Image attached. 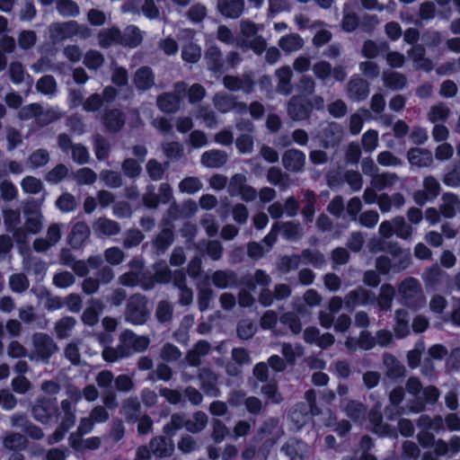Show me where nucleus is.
<instances>
[{"instance_id":"nucleus-44","label":"nucleus","mask_w":460,"mask_h":460,"mask_svg":"<svg viewBox=\"0 0 460 460\" xmlns=\"http://www.w3.org/2000/svg\"><path fill=\"white\" fill-rule=\"evenodd\" d=\"M208 417L201 411L193 413L191 419H187L186 429L187 431L196 434L202 431L208 425Z\"/></svg>"},{"instance_id":"nucleus-21","label":"nucleus","mask_w":460,"mask_h":460,"mask_svg":"<svg viewBox=\"0 0 460 460\" xmlns=\"http://www.w3.org/2000/svg\"><path fill=\"white\" fill-rule=\"evenodd\" d=\"M148 445L153 455L160 458L171 456L174 452L172 440L164 436L153 438Z\"/></svg>"},{"instance_id":"nucleus-32","label":"nucleus","mask_w":460,"mask_h":460,"mask_svg":"<svg viewBox=\"0 0 460 460\" xmlns=\"http://www.w3.org/2000/svg\"><path fill=\"white\" fill-rule=\"evenodd\" d=\"M90 227L85 222L75 223L69 234V243L75 247H80L84 242L90 236Z\"/></svg>"},{"instance_id":"nucleus-1","label":"nucleus","mask_w":460,"mask_h":460,"mask_svg":"<svg viewBox=\"0 0 460 460\" xmlns=\"http://www.w3.org/2000/svg\"><path fill=\"white\" fill-rule=\"evenodd\" d=\"M150 345V339L146 335H137L131 330H124L119 336L116 347H105L102 352V358L109 363L128 358L133 353H142Z\"/></svg>"},{"instance_id":"nucleus-42","label":"nucleus","mask_w":460,"mask_h":460,"mask_svg":"<svg viewBox=\"0 0 460 460\" xmlns=\"http://www.w3.org/2000/svg\"><path fill=\"white\" fill-rule=\"evenodd\" d=\"M261 393L266 399L267 404H279L284 400L276 381H270L263 385L261 388Z\"/></svg>"},{"instance_id":"nucleus-40","label":"nucleus","mask_w":460,"mask_h":460,"mask_svg":"<svg viewBox=\"0 0 460 460\" xmlns=\"http://www.w3.org/2000/svg\"><path fill=\"white\" fill-rule=\"evenodd\" d=\"M408 160L411 165L423 167L430 165L433 158L429 151L420 148H413L408 153Z\"/></svg>"},{"instance_id":"nucleus-57","label":"nucleus","mask_w":460,"mask_h":460,"mask_svg":"<svg viewBox=\"0 0 460 460\" xmlns=\"http://www.w3.org/2000/svg\"><path fill=\"white\" fill-rule=\"evenodd\" d=\"M247 185V177L243 173L234 174L227 184V192L231 197L238 196L243 189Z\"/></svg>"},{"instance_id":"nucleus-24","label":"nucleus","mask_w":460,"mask_h":460,"mask_svg":"<svg viewBox=\"0 0 460 460\" xmlns=\"http://www.w3.org/2000/svg\"><path fill=\"white\" fill-rule=\"evenodd\" d=\"M228 161V155L226 151L219 149H211L202 154L200 163L207 168H220Z\"/></svg>"},{"instance_id":"nucleus-52","label":"nucleus","mask_w":460,"mask_h":460,"mask_svg":"<svg viewBox=\"0 0 460 460\" xmlns=\"http://www.w3.org/2000/svg\"><path fill=\"white\" fill-rule=\"evenodd\" d=\"M344 410L347 416L356 421L365 420L367 413L366 406L357 401H348Z\"/></svg>"},{"instance_id":"nucleus-10","label":"nucleus","mask_w":460,"mask_h":460,"mask_svg":"<svg viewBox=\"0 0 460 460\" xmlns=\"http://www.w3.org/2000/svg\"><path fill=\"white\" fill-rule=\"evenodd\" d=\"M280 452L288 460H306L309 456L310 447L302 439L289 438L280 447Z\"/></svg>"},{"instance_id":"nucleus-58","label":"nucleus","mask_w":460,"mask_h":460,"mask_svg":"<svg viewBox=\"0 0 460 460\" xmlns=\"http://www.w3.org/2000/svg\"><path fill=\"white\" fill-rule=\"evenodd\" d=\"M236 45L240 48L252 49L255 54L261 55L266 50L267 42L262 36H256L248 40H239Z\"/></svg>"},{"instance_id":"nucleus-63","label":"nucleus","mask_w":460,"mask_h":460,"mask_svg":"<svg viewBox=\"0 0 460 460\" xmlns=\"http://www.w3.org/2000/svg\"><path fill=\"white\" fill-rule=\"evenodd\" d=\"M38 92L45 95H53L57 92V82L52 75H44L36 83Z\"/></svg>"},{"instance_id":"nucleus-27","label":"nucleus","mask_w":460,"mask_h":460,"mask_svg":"<svg viewBox=\"0 0 460 460\" xmlns=\"http://www.w3.org/2000/svg\"><path fill=\"white\" fill-rule=\"evenodd\" d=\"M77 325V321L73 316H63L54 324V332L59 340L68 339Z\"/></svg>"},{"instance_id":"nucleus-45","label":"nucleus","mask_w":460,"mask_h":460,"mask_svg":"<svg viewBox=\"0 0 460 460\" xmlns=\"http://www.w3.org/2000/svg\"><path fill=\"white\" fill-rule=\"evenodd\" d=\"M93 145L97 160L104 161L108 159L111 153V144L106 137L101 134H96L93 137Z\"/></svg>"},{"instance_id":"nucleus-39","label":"nucleus","mask_w":460,"mask_h":460,"mask_svg":"<svg viewBox=\"0 0 460 460\" xmlns=\"http://www.w3.org/2000/svg\"><path fill=\"white\" fill-rule=\"evenodd\" d=\"M82 343L81 339H74L66 343L63 349V356L67 359L73 366L82 365V358L80 353V345Z\"/></svg>"},{"instance_id":"nucleus-5","label":"nucleus","mask_w":460,"mask_h":460,"mask_svg":"<svg viewBox=\"0 0 460 460\" xmlns=\"http://www.w3.org/2000/svg\"><path fill=\"white\" fill-rule=\"evenodd\" d=\"M31 415L42 424L56 422L58 419V408L56 398L40 396L31 406Z\"/></svg>"},{"instance_id":"nucleus-36","label":"nucleus","mask_w":460,"mask_h":460,"mask_svg":"<svg viewBox=\"0 0 460 460\" xmlns=\"http://www.w3.org/2000/svg\"><path fill=\"white\" fill-rule=\"evenodd\" d=\"M279 226V233L287 239L290 241H297L304 235L303 227L297 222L288 221V222H277Z\"/></svg>"},{"instance_id":"nucleus-60","label":"nucleus","mask_w":460,"mask_h":460,"mask_svg":"<svg viewBox=\"0 0 460 460\" xmlns=\"http://www.w3.org/2000/svg\"><path fill=\"white\" fill-rule=\"evenodd\" d=\"M179 190L192 195L203 188V183L198 177H186L179 182Z\"/></svg>"},{"instance_id":"nucleus-64","label":"nucleus","mask_w":460,"mask_h":460,"mask_svg":"<svg viewBox=\"0 0 460 460\" xmlns=\"http://www.w3.org/2000/svg\"><path fill=\"white\" fill-rule=\"evenodd\" d=\"M84 65L90 70H97L104 63L103 55L98 50H89L84 56Z\"/></svg>"},{"instance_id":"nucleus-33","label":"nucleus","mask_w":460,"mask_h":460,"mask_svg":"<svg viewBox=\"0 0 460 460\" xmlns=\"http://www.w3.org/2000/svg\"><path fill=\"white\" fill-rule=\"evenodd\" d=\"M369 299V293L363 288L349 291L344 297V305L348 310H353L358 305L366 304Z\"/></svg>"},{"instance_id":"nucleus-43","label":"nucleus","mask_w":460,"mask_h":460,"mask_svg":"<svg viewBox=\"0 0 460 460\" xmlns=\"http://www.w3.org/2000/svg\"><path fill=\"white\" fill-rule=\"evenodd\" d=\"M142 40V31L135 25H128L122 33L121 45L136 48Z\"/></svg>"},{"instance_id":"nucleus-7","label":"nucleus","mask_w":460,"mask_h":460,"mask_svg":"<svg viewBox=\"0 0 460 460\" xmlns=\"http://www.w3.org/2000/svg\"><path fill=\"white\" fill-rule=\"evenodd\" d=\"M58 148L66 155H69L71 159L77 164H85L89 163L90 153L85 146L81 143H73L72 138L66 133H61L57 137Z\"/></svg>"},{"instance_id":"nucleus-2","label":"nucleus","mask_w":460,"mask_h":460,"mask_svg":"<svg viewBox=\"0 0 460 460\" xmlns=\"http://www.w3.org/2000/svg\"><path fill=\"white\" fill-rule=\"evenodd\" d=\"M48 31L53 42H61L73 37L86 40L93 35V31L87 25L80 24L74 20L52 22Z\"/></svg>"},{"instance_id":"nucleus-56","label":"nucleus","mask_w":460,"mask_h":460,"mask_svg":"<svg viewBox=\"0 0 460 460\" xmlns=\"http://www.w3.org/2000/svg\"><path fill=\"white\" fill-rule=\"evenodd\" d=\"M304 264H311L314 268H321L326 263L324 255L317 250L305 249L301 252Z\"/></svg>"},{"instance_id":"nucleus-47","label":"nucleus","mask_w":460,"mask_h":460,"mask_svg":"<svg viewBox=\"0 0 460 460\" xmlns=\"http://www.w3.org/2000/svg\"><path fill=\"white\" fill-rule=\"evenodd\" d=\"M290 420L297 429L303 427L309 420V410L305 402L296 403L289 414Z\"/></svg>"},{"instance_id":"nucleus-50","label":"nucleus","mask_w":460,"mask_h":460,"mask_svg":"<svg viewBox=\"0 0 460 460\" xmlns=\"http://www.w3.org/2000/svg\"><path fill=\"white\" fill-rule=\"evenodd\" d=\"M174 240L173 232L171 228H164L154 240V245L158 253H164Z\"/></svg>"},{"instance_id":"nucleus-19","label":"nucleus","mask_w":460,"mask_h":460,"mask_svg":"<svg viewBox=\"0 0 460 460\" xmlns=\"http://www.w3.org/2000/svg\"><path fill=\"white\" fill-rule=\"evenodd\" d=\"M211 349L208 341L200 340L186 353L185 360L190 367H199L201 364V358L208 356Z\"/></svg>"},{"instance_id":"nucleus-48","label":"nucleus","mask_w":460,"mask_h":460,"mask_svg":"<svg viewBox=\"0 0 460 460\" xmlns=\"http://www.w3.org/2000/svg\"><path fill=\"white\" fill-rule=\"evenodd\" d=\"M50 161L49 152L45 148L34 150L27 158V164L32 169L43 167Z\"/></svg>"},{"instance_id":"nucleus-55","label":"nucleus","mask_w":460,"mask_h":460,"mask_svg":"<svg viewBox=\"0 0 460 460\" xmlns=\"http://www.w3.org/2000/svg\"><path fill=\"white\" fill-rule=\"evenodd\" d=\"M3 445L8 450L23 449L27 446V439L20 433L10 432L3 438Z\"/></svg>"},{"instance_id":"nucleus-41","label":"nucleus","mask_w":460,"mask_h":460,"mask_svg":"<svg viewBox=\"0 0 460 460\" xmlns=\"http://www.w3.org/2000/svg\"><path fill=\"white\" fill-rule=\"evenodd\" d=\"M369 93L368 84L360 78H353L349 83V94L351 99H365Z\"/></svg>"},{"instance_id":"nucleus-16","label":"nucleus","mask_w":460,"mask_h":460,"mask_svg":"<svg viewBox=\"0 0 460 460\" xmlns=\"http://www.w3.org/2000/svg\"><path fill=\"white\" fill-rule=\"evenodd\" d=\"M305 164V155L295 148L288 149L282 155V164L292 172H302Z\"/></svg>"},{"instance_id":"nucleus-23","label":"nucleus","mask_w":460,"mask_h":460,"mask_svg":"<svg viewBox=\"0 0 460 460\" xmlns=\"http://www.w3.org/2000/svg\"><path fill=\"white\" fill-rule=\"evenodd\" d=\"M141 402L137 396H129L121 402L119 413L128 422H136L137 417L141 415Z\"/></svg>"},{"instance_id":"nucleus-38","label":"nucleus","mask_w":460,"mask_h":460,"mask_svg":"<svg viewBox=\"0 0 460 460\" xmlns=\"http://www.w3.org/2000/svg\"><path fill=\"white\" fill-rule=\"evenodd\" d=\"M24 227L31 234H39L43 227V216L40 210H25Z\"/></svg>"},{"instance_id":"nucleus-15","label":"nucleus","mask_w":460,"mask_h":460,"mask_svg":"<svg viewBox=\"0 0 460 460\" xmlns=\"http://www.w3.org/2000/svg\"><path fill=\"white\" fill-rule=\"evenodd\" d=\"M288 114L293 120H305L311 115V108L301 96H292L288 102Z\"/></svg>"},{"instance_id":"nucleus-8","label":"nucleus","mask_w":460,"mask_h":460,"mask_svg":"<svg viewBox=\"0 0 460 460\" xmlns=\"http://www.w3.org/2000/svg\"><path fill=\"white\" fill-rule=\"evenodd\" d=\"M341 26L346 31H353L357 28L368 32L374 27V19L371 14L357 11V13L344 11Z\"/></svg>"},{"instance_id":"nucleus-6","label":"nucleus","mask_w":460,"mask_h":460,"mask_svg":"<svg viewBox=\"0 0 460 460\" xmlns=\"http://www.w3.org/2000/svg\"><path fill=\"white\" fill-rule=\"evenodd\" d=\"M174 92H166L156 97V106L164 113H175L181 108V97L187 91L184 82L174 84Z\"/></svg>"},{"instance_id":"nucleus-30","label":"nucleus","mask_w":460,"mask_h":460,"mask_svg":"<svg viewBox=\"0 0 460 460\" xmlns=\"http://www.w3.org/2000/svg\"><path fill=\"white\" fill-rule=\"evenodd\" d=\"M423 186L425 192L418 191L414 195V200L420 205H423L429 198L436 197L439 191V183L433 177L425 178Z\"/></svg>"},{"instance_id":"nucleus-12","label":"nucleus","mask_w":460,"mask_h":460,"mask_svg":"<svg viewBox=\"0 0 460 460\" xmlns=\"http://www.w3.org/2000/svg\"><path fill=\"white\" fill-rule=\"evenodd\" d=\"M198 379L199 381L200 389L210 397H218L221 394L217 385L218 376L209 367H201L198 370Z\"/></svg>"},{"instance_id":"nucleus-18","label":"nucleus","mask_w":460,"mask_h":460,"mask_svg":"<svg viewBox=\"0 0 460 460\" xmlns=\"http://www.w3.org/2000/svg\"><path fill=\"white\" fill-rule=\"evenodd\" d=\"M133 84L137 91L150 90L155 84V75L149 66L139 67L133 75Z\"/></svg>"},{"instance_id":"nucleus-22","label":"nucleus","mask_w":460,"mask_h":460,"mask_svg":"<svg viewBox=\"0 0 460 460\" xmlns=\"http://www.w3.org/2000/svg\"><path fill=\"white\" fill-rule=\"evenodd\" d=\"M343 136L341 126L337 122H329L322 129L320 137L324 147L338 144Z\"/></svg>"},{"instance_id":"nucleus-37","label":"nucleus","mask_w":460,"mask_h":460,"mask_svg":"<svg viewBox=\"0 0 460 460\" xmlns=\"http://www.w3.org/2000/svg\"><path fill=\"white\" fill-rule=\"evenodd\" d=\"M305 41L297 33H289L279 40V47L286 53H291L300 50L304 47Z\"/></svg>"},{"instance_id":"nucleus-59","label":"nucleus","mask_w":460,"mask_h":460,"mask_svg":"<svg viewBox=\"0 0 460 460\" xmlns=\"http://www.w3.org/2000/svg\"><path fill=\"white\" fill-rule=\"evenodd\" d=\"M9 287L14 293H23L30 287V281L23 273H14L9 277Z\"/></svg>"},{"instance_id":"nucleus-29","label":"nucleus","mask_w":460,"mask_h":460,"mask_svg":"<svg viewBox=\"0 0 460 460\" xmlns=\"http://www.w3.org/2000/svg\"><path fill=\"white\" fill-rule=\"evenodd\" d=\"M212 283L218 288H226L237 285V274L230 270H216L211 276Z\"/></svg>"},{"instance_id":"nucleus-13","label":"nucleus","mask_w":460,"mask_h":460,"mask_svg":"<svg viewBox=\"0 0 460 460\" xmlns=\"http://www.w3.org/2000/svg\"><path fill=\"white\" fill-rule=\"evenodd\" d=\"M217 11L226 19H238L245 11V1L217 0Z\"/></svg>"},{"instance_id":"nucleus-26","label":"nucleus","mask_w":460,"mask_h":460,"mask_svg":"<svg viewBox=\"0 0 460 460\" xmlns=\"http://www.w3.org/2000/svg\"><path fill=\"white\" fill-rule=\"evenodd\" d=\"M275 75L278 79L276 87L277 92L284 95L291 93L293 89L291 84V79L293 76L291 67L288 66H283L276 70Z\"/></svg>"},{"instance_id":"nucleus-25","label":"nucleus","mask_w":460,"mask_h":460,"mask_svg":"<svg viewBox=\"0 0 460 460\" xmlns=\"http://www.w3.org/2000/svg\"><path fill=\"white\" fill-rule=\"evenodd\" d=\"M102 121L110 132L116 133L119 131L125 124V114L119 109H111L105 111Z\"/></svg>"},{"instance_id":"nucleus-14","label":"nucleus","mask_w":460,"mask_h":460,"mask_svg":"<svg viewBox=\"0 0 460 460\" xmlns=\"http://www.w3.org/2000/svg\"><path fill=\"white\" fill-rule=\"evenodd\" d=\"M93 230L98 238L117 235L121 231L120 225L106 217H101L93 223Z\"/></svg>"},{"instance_id":"nucleus-34","label":"nucleus","mask_w":460,"mask_h":460,"mask_svg":"<svg viewBox=\"0 0 460 460\" xmlns=\"http://www.w3.org/2000/svg\"><path fill=\"white\" fill-rule=\"evenodd\" d=\"M122 33L118 28H106L98 33V43L102 48H109L111 45H121Z\"/></svg>"},{"instance_id":"nucleus-54","label":"nucleus","mask_w":460,"mask_h":460,"mask_svg":"<svg viewBox=\"0 0 460 460\" xmlns=\"http://www.w3.org/2000/svg\"><path fill=\"white\" fill-rule=\"evenodd\" d=\"M281 354L288 365L294 366L296 358L303 356L304 349L301 345H292L291 343L285 342L281 346Z\"/></svg>"},{"instance_id":"nucleus-49","label":"nucleus","mask_w":460,"mask_h":460,"mask_svg":"<svg viewBox=\"0 0 460 460\" xmlns=\"http://www.w3.org/2000/svg\"><path fill=\"white\" fill-rule=\"evenodd\" d=\"M57 12L63 17L75 18L80 14V7L74 0H58Z\"/></svg>"},{"instance_id":"nucleus-4","label":"nucleus","mask_w":460,"mask_h":460,"mask_svg":"<svg viewBox=\"0 0 460 460\" xmlns=\"http://www.w3.org/2000/svg\"><path fill=\"white\" fill-rule=\"evenodd\" d=\"M148 300L146 296L136 293L127 300L124 318L125 321L135 325H141L146 323L150 315Z\"/></svg>"},{"instance_id":"nucleus-9","label":"nucleus","mask_w":460,"mask_h":460,"mask_svg":"<svg viewBox=\"0 0 460 460\" xmlns=\"http://www.w3.org/2000/svg\"><path fill=\"white\" fill-rule=\"evenodd\" d=\"M223 85L231 92L242 91L245 94L253 92L255 81L252 73H245L240 76L225 75L222 79Z\"/></svg>"},{"instance_id":"nucleus-11","label":"nucleus","mask_w":460,"mask_h":460,"mask_svg":"<svg viewBox=\"0 0 460 460\" xmlns=\"http://www.w3.org/2000/svg\"><path fill=\"white\" fill-rule=\"evenodd\" d=\"M61 224L52 223L49 226L45 237H40L33 241L32 247L37 252H45L55 246L61 239Z\"/></svg>"},{"instance_id":"nucleus-31","label":"nucleus","mask_w":460,"mask_h":460,"mask_svg":"<svg viewBox=\"0 0 460 460\" xmlns=\"http://www.w3.org/2000/svg\"><path fill=\"white\" fill-rule=\"evenodd\" d=\"M204 58L209 70L215 73L224 70L223 54L218 47H209L205 52Z\"/></svg>"},{"instance_id":"nucleus-35","label":"nucleus","mask_w":460,"mask_h":460,"mask_svg":"<svg viewBox=\"0 0 460 460\" xmlns=\"http://www.w3.org/2000/svg\"><path fill=\"white\" fill-rule=\"evenodd\" d=\"M102 308V304L100 300L92 299L82 314V322L88 326H94L97 324Z\"/></svg>"},{"instance_id":"nucleus-46","label":"nucleus","mask_w":460,"mask_h":460,"mask_svg":"<svg viewBox=\"0 0 460 460\" xmlns=\"http://www.w3.org/2000/svg\"><path fill=\"white\" fill-rule=\"evenodd\" d=\"M260 436L277 435L278 437L283 434L279 420L276 417H269L265 419L260 425L258 430Z\"/></svg>"},{"instance_id":"nucleus-61","label":"nucleus","mask_w":460,"mask_h":460,"mask_svg":"<svg viewBox=\"0 0 460 460\" xmlns=\"http://www.w3.org/2000/svg\"><path fill=\"white\" fill-rule=\"evenodd\" d=\"M279 322L288 326L294 334L302 331V323L299 316L294 312H287L280 315Z\"/></svg>"},{"instance_id":"nucleus-53","label":"nucleus","mask_w":460,"mask_h":460,"mask_svg":"<svg viewBox=\"0 0 460 460\" xmlns=\"http://www.w3.org/2000/svg\"><path fill=\"white\" fill-rule=\"evenodd\" d=\"M186 423L187 417L185 413H173L171 416L170 421L164 426L163 431L166 435L173 436L176 433V431L181 429V428L184 427L186 429Z\"/></svg>"},{"instance_id":"nucleus-62","label":"nucleus","mask_w":460,"mask_h":460,"mask_svg":"<svg viewBox=\"0 0 460 460\" xmlns=\"http://www.w3.org/2000/svg\"><path fill=\"white\" fill-rule=\"evenodd\" d=\"M159 357L164 363L175 362L181 358V352L174 344L166 342L161 348Z\"/></svg>"},{"instance_id":"nucleus-3","label":"nucleus","mask_w":460,"mask_h":460,"mask_svg":"<svg viewBox=\"0 0 460 460\" xmlns=\"http://www.w3.org/2000/svg\"><path fill=\"white\" fill-rule=\"evenodd\" d=\"M58 349L57 342L49 334L35 332L31 336V350L29 358L31 361L47 364Z\"/></svg>"},{"instance_id":"nucleus-51","label":"nucleus","mask_w":460,"mask_h":460,"mask_svg":"<svg viewBox=\"0 0 460 460\" xmlns=\"http://www.w3.org/2000/svg\"><path fill=\"white\" fill-rule=\"evenodd\" d=\"M235 96L226 93H217L213 97L214 107L221 113H227L233 111V104Z\"/></svg>"},{"instance_id":"nucleus-17","label":"nucleus","mask_w":460,"mask_h":460,"mask_svg":"<svg viewBox=\"0 0 460 460\" xmlns=\"http://www.w3.org/2000/svg\"><path fill=\"white\" fill-rule=\"evenodd\" d=\"M128 267L130 270L119 277V283L131 288L138 286L141 270H144V262L140 259H133L129 261Z\"/></svg>"},{"instance_id":"nucleus-28","label":"nucleus","mask_w":460,"mask_h":460,"mask_svg":"<svg viewBox=\"0 0 460 460\" xmlns=\"http://www.w3.org/2000/svg\"><path fill=\"white\" fill-rule=\"evenodd\" d=\"M267 181L280 190H288L292 184L290 176L277 166H272L268 170Z\"/></svg>"},{"instance_id":"nucleus-20","label":"nucleus","mask_w":460,"mask_h":460,"mask_svg":"<svg viewBox=\"0 0 460 460\" xmlns=\"http://www.w3.org/2000/svg\"><path fill=\"white\" fill-rule=\"evenodd\" d=\"M272 279L271 277L263 270H256L252 273L245 274L241 283L250 290H255L258 286L265 288H268Z\"/></svg>"}]
</instances>
